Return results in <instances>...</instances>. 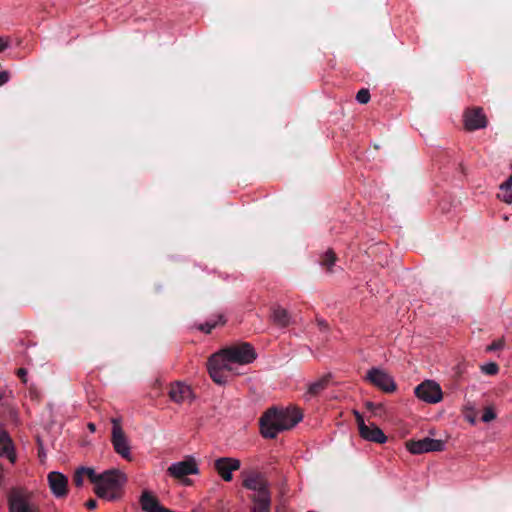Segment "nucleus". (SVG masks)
I'll list each match as a JSON object with an SVG mask.
<instances>
[{
  "label": "nucleus",
  "instance_id": "1",
  "mask_svg": "<svg viewBox=\"0 0 512 512\" xmlns=\"http://www.w3.org/2000/svg\"><path fill=\"white\" fill-rule=\"evenodd\" d=\"M127 480V475L120 470L105 471L101 474L96 487H94V493L99 498L107 501L120 500Z\"/></svg>",
  "mask_w": 512,
  "mask_h": 512
},
{
  "label": "nucleus",
  "instance_id": "45",
  "mask_svg": "<svg viewBox=\"0 0 512 512\" xmlns=\"http://www.w3.org/2000/svg\"><path fill=\"white\" fill-rule=\"evenodd\" d=\"M507 193H512V188H507Z\"/></svg>",
  "mask_w": 512,
  "mask_h": 512
},
{
  "label": "nucleus",
  "instance_id": "40",
  "mask_svg": "<svg viewBox=\"0 0 512 512\" xmlns=\"http://www.w3.org/2000/svg\"><path fill=\"white\" fill-rule=\"evenodd\" d=\"M471 425L476 424V418H468Z\"/></svg>",
  "mask_w": 512,
  "mask_h": 512
},
{
  "label": "nucleus",
  "instance_id": "8",
  "mask_svg": "<svg viewBox=\"0 0 512 512\" xmlns=\"http://www.w3.org/2000/svg\"><path fill=\"white\" fill-rule=\"evenodd\" d=\"M365 379L383 392L391 393L396 390L395 381L382 369L375 367L371 368L368 370Z\"/></svg>",
  "mask_w": 512,
  "mask_h": 512
},
{
  "label": "nucleus",
  "instance_id": "42",
  "mask_svg": "<svg viewBox=\"0 0 512 512\" xmlns=\"http://www.w3.org/2000/svg\"><path fill=\"white\" fill-rule=\"evenodd\" d=\"M354 416L359 417V416H362V415L359 412L354 411Z\"/></svg>",
  "mask_w": 512,
  "mask_h": 512
},
{
  "label": "nucleus",
  "instance_id": "4",
  "mask_svg": "<svg viewBox=\"0 0 512 512\" xmlns=\"http://www.w3.org/2000/svg\"><path fill=\"white\" fill-rule=\"evenodd\" d=\"M302 418H260L259 429L264 438H275L280 432L294 428Z\"/></svg>",
  "mask_w": 512,
  "mask_h": 512
},
{
  "label": "nucleus",
  "instance_id": "34",
  "mask_svg": "<svg viewBox=\"0 0 512 512\" xmlns=\"http://www.w3.org/2000/svg\"><path fill=\"white\" fill-rule=\"evenodd\" d=\"M17 376L21 379L23 383L27 382V370L25 368H19L17 370Z\"/></svg>",
  "mask_w": 512,
  "mask_h": 512
},
{
  "label": "nucleus",
  "instance_id": "12",
  "mask_svg": "<svg viewBox=\"0 0 512 512\" xmlns=\"http://www.w3.org/2000/svg\"><path fill=\"white\" fill-rule=\"evenodd\" d=\"M358 429L361 437L367 441L383 444L386 442L387 437L383 431L377 427L373 422L365 421V418H357Z\"/></svg>",
  "mask_w": 512,
  "mask_h": 512
},
{
  "label": "nucleus",
  "instance_id": "10",
  "mask_svg": "<svg viewBox=\"0 0 512 512\" xmlns=\"http://www.w3.org/2000/svg\"><path fill=\"white\" fill-rule=\"evenodd\" d=\"M233 370L232 366L223 360V357L214 353L208 360V371L214 382L223 384L227 381V373Z\"/></svg>",
  "mask_w": 512,
  "mask_h": 512
},
{
  "label": "nucleus",
  "instance_id": "9",
  "mask_svg": "<svg viewBox=\"0 0 512 512\" xmlns=\"http://www.w3.org/2000/svg\"><path fill=\"white\" fill-rule=\"evenodd\" d=\"M415 395L427 403H438L443 397L442 389L433 380H425L414 389Z\"/></svg>",
  "mask_w": 512,
  "mask_h": 512
},
{
  "label": "nucleus",
  "instance_id": "15",
  "mask_svg": "<svg viewBox=\"0 0 512 512\" xmlns=\"http://www.w3.org/2000/svg\"><path fill=\"white\" fill-rule=\"evenodd\" d=\"M244 488L251 490L254 494L269 492L268 483L265 477L258 472L242 473Z\"/></svg>",
  "mask_w": 512,
  "mask_h": 512
},
{
  "label": "nucleus",
  "instance_id": "3",
  "mask_svg": "<svg viewBox=\"0 0 512 512\" xmlns=\"http://www.w3.org/2000/svg\"><path fill=\"white\" fill-rule=\"evenodd\" d=\"M223 360L232 366L233 364L245 365L256 359V352L253 346L247 342H241L221 349L217 352Z\"/></svg>",
  "mask_w": 512,
  "mask_h": 512
},
{
  "label": "nucleus",
  "instance_id": "38",
  "mask_svg": "<svg viewBox=\"0 0 512 512\" xmlns=\"http://www.w3.org/2000/svg\"><path fill=\"white\" fill-rule=\"evenodd\" d=\"M85 505L88 509H94V508H96L97 503L95 500L91 499V500H88Z\"/></svg>",
  "mask_w": 512,
  "mask_h": 512
},
{
  "label": "nucleus",
  "instance_id": "5",
  "mask_svg": "<svg viewBox=\"0 0 512 512\" xmlns=\"http://www.w3.org/2000/svg\"><path fill=\"white\" fill-rule=\"evenodd\" d=\"M167 473L174 479L181 480L188 484L186 476L199 473V467L193 456H186L182 461L172 463L167 468Z\"/></svg>",
  "mask_w": 512,
  "mask_h": 512
},
{
  "label": "nucleus",
  "instance_id": "23",
  "mask_svg": "<svg viewBox=\"0 0 512 512\" xmlns=\"http://www.w3.org/2000/svg\"><path fill=\"white\" fill-rule=\"evenodd\" d=\"M498 198L508 204L512 203V174L501 184Z\"/></svg>",
  "mask_w": 512,
  "mask_h": 512
},
{
  "label": "nucleus",
  "instance_id": "7",
  "mask_svg": "<svg viewBox=\"0 0 512 512\" xmlns=\"http://www.w3.org/2000/svg\"><path fill=\"white\" fill-rule=\"evenodd\" d=\"M112 444L119 455L128 461L132 460L130 446L119 418L112 420Z\"/></svg>",
  "mask_w": 512,
  "mask_h": 512
},
{
  "label": "nucleus",
  "instance_id": "30",
  "mask_svg": "<svg viewBox=\"0 0 512 512\" xmlns=\"http://www.w3.org/2000/svg\"><path fill=\"white\" fill-rule=\"evenodd\" d=\"M37 443H38V458H39V461L44 464L46 462V458H47V453L44 449V446H43V443L42 441L38 438L37 439Z\"/></svg>",
  "mask_w": 512,
  "mask_h": 512
},
{
  "label": "nucleus",
  "instance_id": "19",
  "mask_svg": "<svg viewBox=\"0 0 512 512\" xmlns=\"http://www.w3.org/2000/svg\"><path fill=\"white\" fill-rule=\"evenodd\" d=\"M331 376L330 374L324 375L318 380L308 385L306 393L303 395L305 401H309L314 397L319 396L329 385Z\"/></svg>",
  "mask_w": 512,
  "mask_h": 512
},
{
  "label": "nucleus",
  "instance_id": "36",
  "mask_svg": "<svg viewBox=\"0 0 512 512\" xmlns=\"http://www.w3.org/2000/svg\"><path fill=\"white\" fill-rule=\"evenodd\" d=\"M317 325L321 331H326L328 329V323L323 319H317Z\"/></svg>",
  "mask_w": 512,
  "mask_h": 512
},
{
  "label": "nucleus",
  "instance_id": "28",
  "mask_svg": "<svg viewBox=\"0 0 512 512\" xmlns=\"http://www.w3.org/2000/svg\"><path fill=\"white\" fill-rule=\"evenodd\" d=\"M356 99L361 104H366L370 100V93L368 89H360L356 94Z\"/></svg>",
  "mask_w": 512,
  "mask_h": 512
},
{
  "label": "nucleus",
  "instance_id": "26",
  "mask_svg": "<svg viewBox=\"0 0 512 512\" xmlns=\"http://www.w3.org/2000/svg\"><path fill=\"white\" fill-rule=\"evenodd\" d=\"M81 470L83 471L84 475L94 484V487H96L101 474H96L95 470L90 467H81Z\"/></svg>",
  "mask_w": 512,
  "mask_h": 512
},
{
  "label": "nucleus",
  "instance_id": "39",
  "mask_svg": "<svg viewBox=\"0 0 512 512\" xmlns=\"http://www.w3.org/2000/svg\"><path fill=\"white\" fill-rule=\"evenodd\" d=\"M88 428L91 432H94L95 431V425L93 423H89L88 424Z\"/></svg>",
  "mask_w": 512,
  "mask_h": 512
},
{
  "label": "nucleus",
  "instance_id": "25",
  "mask_svg": "<svg viewBox=\"0 0 512 512\" xmlns=\"http://www.w3.org/2000/svg\"><path fill=\"white\" fill-rule=\"evenodd\" d=\"M336 255L333 250H328L321 259V265L327 269L328 272L332 271V266L335 264Z\"/></svg>",
  "mask_w": 512,
  "mask_h": 512
},
{
  "label": "nucleus",
  "instance_id": "24",
  "mask_svg": "<svg viewBox=\"0 0 512 512\" xmlns=\"http://www.w3.org/2000/svg\"><path fill=\"white\" fill-rule=\"evenodd\" d=\"M226 322L224 316L222 314H219L216 316V319L209 320L203 324H200L198 326V329L204 333H211L212 329L217 327L218 325H224Z\"/></svg>",
  "mask_w": 512,
  "mask_h": 512
},
{
  "label": "nucleus",
  "instance_id": "22",
  "mask_svg": "<svg viewBox=\"0 0 512 512\" xmlns=\"http://www.w3.org/2000/svg\"><path fill=\"white\" fill-rule=\"evenodd\" d=\"M271 318H272L273 323L281 328H285V327L289 326V324L291 322V317H290L289 312L281 306H276L272 309Z\"/></svg>",
  "mask_w": 512,
  "mask_h": 512
},
{
  "label": "nucleus",
  "instance_id": "44",
  "mask_svg": "<svg viewBox=\"0 0 512 512\" xmlns=\"http://www.w3.org/2000/svg\"><path fill=\"white\" fill-rule=\"evenodd\" d=\"M30 394L32 397H34V396L36 397V393H34L32 390H30Z\"/></svg>",
  "mask_w": 512,
  "mask_h": 512
},
{
  "label": "nucleus",
  "instance_id": "2",
  "mask_svg": "<svg viewBox=\"0 0 512 512\" xmlns=\"http://www.w3.org/2000/svg\"><path fill=\"white\" fill-rule=\"evenodd\" d=\"M7 505L9 512H40L34 492L21 486L8 491Z\"/></svg>",
  "mask_w": 512,
  "mask_h": 512
},
{
  "label": "nucleus",
  "instance_id": "37",
  "mask_svg": "<svg viewBox=\"0 0 512 512\" xmlns=\"http://www.w3.org/2000/svg\"><path fill=\"white\" fill-rule=\"evenodd\" d=\"M7 395L4 391L0 390V407L7 404Z\"/></svg>",
  "mask_w": 512,
  "mask_h": 512
},
{
  "label": "nucleus",
  "instance_id": "35",
  "mask_svg": "<svg viewBox=\"0 0 512 512\" xmlns=\"http://www.w3.org/2000/svg\"><path fill=\"white\" fill-rule=\"evenodd\" d=\"M9 46V39L0 37V52L4 51Z\"/></svg>",
  "mask_w": 512,
  "mask_h": 512
},
{
  "label": "nucleus",
  "instance_id": "27",
  "mask_svg": "<svg viewBox=\"0 0 512 512\" xmlns=\"http://www.w3.org/2000/svg\"><path fill=\"white\" fill-rule=\"evenodd\" d=\"M481 370L483 373H485L487 375H495L499 371V366H498V364H496L494 362H490L485 365H482Z\"/></svg>",
  "mask_w": 512,
  "mask_h": 512
},
{
  "label": "nucleus",
  "instance_id": "21",
  "mask_svg": "<svg viewBox=\"0 0 512 512\" xmlns=\"http://www.w3.org/2000/svg\"><path fill=\"white\" fill-rule=\"evenodd\" d=\"M139 502L145 512H157L163 507L157 497L147 490L142 492Z\"/></svg>",
  "mask_w": 512,
  "mask_h": 512
},
{
  "label": "nucleus",
  "instance_id": "31",
  "mask_svg": "<svg viewBox=\"0 0 512 512\" xmlns=\"http://www.w3.org/2000/svg\"><path fill=\"white\" fill-rule=\"evenodd\" d=\"M84 477H85V475H84L83 471L81 470V468L77 469L74 474V478H73L74 484L77 487H82L83 482H84Z\"/></svg>",
  "mask_w": 512,
  "mask_h": 512
},
{
  "label": "nucleus",
  "instance_id": "32",
  "mask_svg": "<svg viewBox=\"0 0 512 512\" xmlns=\"http://www.w3.org/2000/svg\"><path fill=\"white\" fill-rule=\"evenodd\" d=\"M497 413H498V411L496 410V408L493 405H488L484 408V412H483L482 416H487V417L496 416Z\"/></svg>",
  "mask_w": 512,
  "mask_h": 512
},
{
  "label": "nucleus",
  "instance_id": "29",
  "mask_svg": "<svg viewBox=\"0 0 512 512\" xmlns=\"http://www.w3.org/2000/svg\"><path fill=\"white\" fill-rule=\"evenodd\" d=\"M504 344H505V342L502 339L495 340L490 345L487 346L486 351L493 352V351L500 350L504 347Z\"/></svg>",
  "mask_w": 512,
  "mask_h": 512
},
{
  "label": "nucleus",
  "instance_id": "33",
  "mask_svg": "<svg viewBox=\"0 0 512 512\" xmlns=\"http://www.w3.org/2000/svg\"><path fill=\"white\" fill-rule=\"evenodd\" d=\"M10 80V73L8 71H0V87Z\"/></svg>",
  "mask_w": 512,
  "mask_h": 512
},
{
  "label": "nucleus",
  "instance_id": "16",
  "mask_svg": "<svg viewBox=\"0 0 512 512\" xmlns=\"http://www.w3.org/2000/svg\"><path fill=\"white\" fill-rule=\"evenodd\" d=\"M465 128L468 131H475L487 126V118L482 108L468 109L464 114Z\"/></svg>",
  "mask_w": 512,
  "mask_h": 512
},
{
  "label": "nucleus",
  "instance_id": "13",
  "mask_svg": "<svg viewBox=\"0 0 512 512\" xmlns=\"http://www.w3.org/2000/svg\"><path fill=\"white\" fill-rule=\"evenodd\" d=\"M241 462L233 457H221L215 460L214 468L218 475L225 482H230L233 479V472L239 470Z\"/></svg>",
  "mask_w": 512,
  "mask_h": 512
},
{
  "label": "nucleus",
  "instance_id": "11",
  "mask_svg": "<svg viewBox=\"0 0 512 512\" xmlns=\"http://www.w3.org/2000/svg\"><path fill=\"white\" fill-rule=\"evenodd\" d=\"M168 395L170 400L177 404H190L195 397L192 388L182 381L171 383Z\"/></svg>",
  "mask_w": 512,
  "mask_h": 512
},
{
  "label": "nucleus",
  "instance_id": "20",
  "mask_svg": "<svg viewBox=\"0 0 512 512\" xmlns=\"http://www.w3.org/2000/svg\"><path fill=\"white\" fill-rule=\"evenodd\" d=\"M253 506L252 512H269L271 507V495L270 492H264L260 494H253L251 497Z\"/></svg>",
  "mask_w": 512,
  "mask_h": 512
},
{
  "label": "nucleus",
  "instance_id": "14",
  "mask_svg": "<svg viewBox=\"0 0 512 512\" xmlns=\"http://www.w3.org/2000/svg\"><path fill=\"white\" fill-rule=\"evenodd\" d=\"M47 481L54 497L62 499L68 495V478L64 474L52 471L47 475Z\"/></svg>",
  "mask_w": 512,
  "mask_h": 512
},
{
  "label": "nucleus",
  "instance_id": "18",
  "mask_svg": "<svg viewBox=\"0 0 512 512\" xmlns=\"http://www.w3.org/2000/svg\"><path fill=\"white\" fill-rule=\"evenodd\" d=\"M261 416H303V411L293 404L286 407L273 405L267 408Z\"/></svg>",
  "mask_w": 512,
  "mask_h": 512
},
{
  "label": "nucleus",
  "instance_id": "41",
  "mask_svg": "<svg viewBox=\"0 0 512 512\" xmlns=\"http://www.w3.org/2000/svg\"><path fill=\"white\" fill-rule=\"evenodd\" d=\"M157 512H172L170 511L169 509H166L164 507H162L160 510H158Z\"/></svg>",
  "mask_w": 512,
  "mask_h": 512
},
{
  "label": "nucleus",
  "instance_id": "43",
  "mask_svg": "<svg viewBox=\"0 0 512 512\" xmlns=\"http://www.w3.org/2000/svg\"><path fill=\"white\" fill-rule=\"evenodd\" d=\"M485 422H488L489 420H491L492 418H488V417H485V418H482Z\"/></svg>",
  "mask_w": 512,
  "mask_h": 512
},
{
  "label": "nucleus",
  "instance_id": "17",
  "mask_svg": "<svg viewBox=\"0 0 512 512\" xmlns=\"http://www.w3.org/2000/svg\"><path fill=\"white\" fill-rule=\"evenodd\" d=\"M0 457H5L11 464L17 461L14 443L8 432L0 426Z\"/></svg>",
  "mask_w": 512,
  "mask_h": 512
},
{
  "label": "nucleus",
  "instance_id": "6",
  "mask_svg": "<svg viewBox=\"0 0 512 512\" xmlns=\"http://www.w3.org/2000/svg\"><path fill=\"white\" fill-rule=\"evenodd\" d=\"M405 447L411 454L441 452L445 449V442L440 439L425 437L418 440H409L405 443Z\"/></svg>",
  "mask_w": 512,
  "mask_h": 512
}]
</instances>
